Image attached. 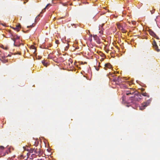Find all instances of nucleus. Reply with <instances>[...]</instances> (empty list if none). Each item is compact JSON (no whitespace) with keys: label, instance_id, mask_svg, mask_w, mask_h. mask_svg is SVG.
Returning a JSON list of instances; mask_svg holds the SVG:
<instances>
[{"label":"nucleus","instance_id":"nucleus-17","mask_svg":"<svg viewBox=\"0 0 160 160\" xmlns=\"http://www.w3.org/2000/svg\"><path fill=\"white\" fill-rule=\"evenodd\" d=\"M17 43H18V44H20V45L21 44H22V45H23V44H20V42H19V39L17 41Z\"/></svg>","mask_w":160,"mask_h":160},{"label":"nucleus","instance_id":"nucleus-20","mask_svg":"<svg viewBox=\"0 0 160 160\" xmlns=\"http://www.w3.org/2000/svg\"><path fill=\"white\" fill-rule=\"evenodd\" d=\"M33 27V26H32V25H30V26H28L27 27V28H29L30 27Z\"/></svg>","mask_w":160,"mask_h":160},{"label":"nucleus","instance_id":"nucleus-22","mask_svg":"<svg viewBox=\"0 0 160 160\" xmlns=\"http://www.w3.org/2000/svg\"><path fill=\"white\" fill-rule=\"evenodd\" d=\"M141 90V91H142V92L143 91H144V89H143V88H142Z\"/></svg>","mask_w":160,"mask_h":160},{"label":"nucleus","instance_id":"nucleus-30","mask_svg":"<svg viewBox=\"0 0 160 160\" xmlns=\"http://www.w3.org/2000/svg\"><path fill=\"white\" fill-rule=\"evenodd\" d=\"M38 160H43L42 159H38Z\"/></svg>","mask_w":160,"mask_h":160},{"label":"nucleus","instance_id":"nucleus-1","mask_svg":"<svg viewBox=\"0 0 160 160\" xmlns=\"http://www.w3.org/2000/svg\"><path fill=\"white\" fill-rule=\"evenodd\" d=\"M125 93L127 95H132L130 97L131 100H134L138 101L142 99V93L140 94L133 88H130L128 90L126 91Z\"/></svg>","mask_w":160,"mask_h":160},{"label":"nucleus","instance_id":"nucleus-25","mask_svg":"<svg viewBox=\"0 0 160 160\" xmlns=\"http://www.w3.org/2000/svg\"><path fill=\"white\" fill-rule=\"evenodd\" d=\"M104 24H102L101 25V27H102L103 26Z\"/></svg>","mask_w":160,"mask_h":160},{"label":"nucleus","instance_id":"nucleus-8","mask_svg":"<svg viewBox=\"0 0 160 160\" xmlns=\"http://www.w3.org/2000/svg\"><path fill=\"white\" fill-rule=\"evenodd\" d=\"M105 67L104 68L105 70H107V68H112V66L111 64L109 63H106L105 64Z\"/></svg>","mask_w":160,"mask_h":160},{"label":"nucleus","instance_id":"nucleus-7","mask_svg":"<svg viewBox=\"0 0 160 160\" xmlns=\"http://www.w3.org/2000/svg\"><path fill=\"white\" fill-rule=\"evenodd\" d=\"M6 55H4L3 56H2L1 57L0 59L1 60L3 63H5L8 62V59H6Z\"/></svg>","mask_w":160,"mask_h":160},{"label":"nucleus","instance_id":"nucleus-16","mask_svg":"<svg viewBox=\"0 0 160 160\" xmlns=\"http://www.w3.org/2000/svg\"><path fill=\"white\" fill-rule=\"evenodd\" d=\"M42 63H43V65L44 66H45L47 67L46 63H45V61H42Z\"/></svg>","mask_w":160,"mask_h":160},{"label":"nucleus","instance_id":"nucleus-12","mask_svg":"<svg viewBox=\"0 0 160 160\" xmlns=\"http://www.w3.org/2000/svg\"><path fill=\"white\" fill-rule=\"evenodd\" d=\"M51 6V5L50 3L48 4L46 6L45 8H44L42 10V12H45V11L46 9H47L48 8V7H50Z\"/></svg>","mask_w":160,"mask_h":160},{"label":"nucleus","instance_id":"nucleus-33","mask_svg":"<svg viewBox=\"0 0 160 160\" xmlns=\"http://www.w3.org/2000/svg\"><path fill=\"white\" fill-rule=\"evenodd\" d=\"M113 81H116V80H115V79H113Z\"/></svg>","mask_w":160,"mask_h":160},{"label":"nucleus","instance_id":"nucleus-19","mask_svg":"<svg viewBox=\"0 0 160 160\" xmlns=\"http://www.w3.org/2000/svg\"><path fill=\"white\" fill-rule=\"evenodd\" d=\"M71 25H72V26L73 25H74V26H75L74 27H75V28H76V24H71Z\"/></svg>","mask_w":160,"mask_h":160},{"label":"nucleus","instance_id":"nucleus-28","mask_svg":"<svg viewBox=\"0 0 160 160\" xmlns=\"http://www.w3.org/2000/svg\"><path fill=\"white\" fill-rule=\"evenodd\" d=\"M96 70H97V71H98L99 70V68H96Z\"/></svg>","mask_w":160,"mask_h":160},{"label":"nucleus","instance_id":"nucleus-21","mask_svg":"<svg viewBox=\"0 0 160 160\" xmlns=\"http://www.w3.org/2000/svg\"><path fill=\"white\" fill-rule=\"evenodd\" d=\"M6 56V57H11V55H10V54H8V55Z\"/></svg>","mask_w":160,"mask_h":160},{"label":"nucleus","instance_id":"nucleus-10","mask_svg":"<svg viewBox=\"0 0 160 160\" xmlns=\"http://www.w3.org/2000/svg\"><path fill=\"white\" fill-rule=\"evenodd\" d=\"M21 28L20 25V24L16 26V27L14 28V29L16 30L17 32L19 31Z\"/></svg>","mask_w":160,"mask_h":160},{"label":"nucleus","instance_id":"nucleus-34","mask_svg":"<svg viewBox=\"0 0 160 160\" xmlns=\"http://www.w3.org/2000/svg\"><path fill=\"white\" fill-rule=\"evenodd\" d=\"M131 102H133L132 101Z\"/></svg>","mask_w":160,"mask_h":160},{"label":"nucleus","instance_id":"nucleus-9","mask_svg":"<svg viewBox=\"0 0 160 160\" xmlns=\"http://www.w3.org/2000/svg\"><path fill=\"white\" fill-rule=\"evenodd\" d=\"M34 152L36 154H38V155L40 153V148H34Z\"/></svg>","mask_w":160,"mask_h":160},{"label":"nucleus","instance_id":"nucleus-14","mask_svg":"<svg viewBox=\"0 0 160 160\" xmlns=\"http://www.w3.org/2000/svg\"><path fill=\"white\" fill-rule=\"evenodd\" d=\"M29 152L30 153H32L33 152H34V148H32L30 149L29 150Z\"/></svg>","mask_w":160,"mask_h":160},{"label":"nucleus","instance_id":"nucleus-24","mask_svg":"<svg viewBox=\"0 0 160 160\" xmlns=\"http://www.w3.org/2000/svg\"><path fill=\"white\" fill-rule=\"evenodd\" d=\"M122 100H124V96H123L122 97Z\"/></svg>","mask_w":160,"mask_h":160},{"label":"nucleus","instance_id":"nucleus-11","mask_svg":"<svg viewBox=\"0 0 160 160\" xmlns=\"http://www.w3.org/2000/svg\"><path fill=\"white\" fill-rule=\"evenodd\" d=\"M142 95L144 96H146L148 98L149 97V95L148 94V93L146 92H142Z\"/></svg>","mask_w":160,"mask_h":160},{"label":"nucleus","instance_id":"nucleus-13","mask_svg":"<svg viewBox=\"0 0 160 160\" xmlns=\"http://www.w3.org/2000/svg\"><path fill=\"white\" fill-rule=\"evenodd\" d=\"M10 152V150L9 149H8L6 151L5 153L3 155V156H5L6 154H8L9 152Z\"/></svg>","mask_w":160,"mask_h":160},{"label":"nucleus","instance_id":"nucleus-31","mask_svg":"<svg viewBox=\"0 0 160 160\" xmlns=\"http://www.w3.org/2000/svg\"><path fill=\"white\" fill-rule=\"evenodd\" d=\"M38 16L36 17V19L38 18Z\"/></svg>","mask_w":160,"mask_h":160},{"label":"nucleus","instance_id":"nucleus-26","mask_svg":"<svg viewBox=\"0 0 160 160\" xmlns=\"http://www.w3.org/2000/svg\"><path fill=\"white\" fill-rule=\"evenodd\" d=\"M58 40H57V41H56V43H57V42H58Z\"/></svg>","mask_w":160,"mask_h":160},{"label":"nucleus","instance_id":"nucleus-29","mask_svg":"<svg viewBox=\"0 0 160 160\" xmlns=\"http://www.w3.org/2000/svg\"><path fill=\"white\" fill-rule=\"evenodd\" d=\"M66 48H68V46H66Z\"/></svg>","mask_w":160,"mask_h":160},{"label":"nucleus","instance_id":"nucleus-3","mask_svg":"<svg viewBox=\"0 0 160 160\" xmlns=\"http://www.w3.org/2000/svg\"><path fill=\"white\" fill-rule=\"evenodd\" d=\"M151 100L150 99L148 100L146 102L142 103L140 106V109L141 110L144 109L146 107L148 106L151 102Z\"/></svg>","mask_w":160,"mask_h":160},{"label":"nucleus","instance_id":"nucleus-27","mask_svg":"<svg viewBox=\"0 0 160 160\" xmlns=\"http://www.w3.org/2000/svg\"><path fill=\"white\" fill-rule=\"evenodd\" d=\"M23 148H24V150H26V148H25L24 147H23Z\"/></svg>","mask_w":160,"mask_h":160},{"label":"nucleus","instance_id":"nucleus-18","mask_svg":"<svg viewBox=\"0 0 160 160\" xmlns=\"http://www.w3.org/2000/svg\"><path fill=\"white\" fill-rule=\"evenodd\" d=\"M0 148H1V149H3L4 148V147L2 146H0Z\"/></svg>","mask_w":160,"mask_h":160},{"label":"nucleus","instance_id":"nucleus-5","mask_svg":"<svg viewBox=\"0 0 160 160\" xmlns=\"http://www.w3.org/2000/svg\"><path fill=\"white\" fill-rule=\"evenodd\" d=\"M148 32L149 34L152 36V37L154 38H155L157 39H159L158 37L156 35V34L151 29H149Z\"/></svg>","mask_w":160,"mask_h":160},{"label":"nucleus","instance_id":"nucleus-15","mask_svg":"<svg viewBox=\"0 0 160 160\" xmlns=\"http://www.w3.org/2000/svg\"><path fill=\"white\" fill-rule=\"evenodd\" d=\"M103 32V31L102 30H101L99 32V33L101 34V35H100V36H102V35Z\"/></svg>","mask_w":160,"mask_h":160},{"label":"nucleus","instance_id":"nucleus-2","mask_svg":"<svg viewBox=\"0 0 160 160\" xmlns=\"http://www.w3.org/2000/svg\"><path fill=\"white\" fill-rule=\"evenodd\" d=\"M9 32L11 36H12L11 39L14 41V45L16 46H20V44L17 43V41L19 39L20 37L18 36L17 34L12 33L11 30H9Z\"/></svg>","mask_w":160,"mask_h":160},{"label":"nucleus","instance_id":"nucleus-32","mask_svg":"<svg viewBox=\"0 0 160 160\" xmlns=\"http://www.w3.org/2000/svg\"><path fill=\"white\" fill-rule=\"evenodd\" d=\"M108 53V50L106 51Z\"/></svg>","mask_w":160,"mask_h":160},{"label":"nucleus","instance_id":"nucleus-23","mask_svg":"<svg viewBox=\"0 0 160 160\" xmlns=\"http://www.w3.org/2000/svg\"><path fill=\"white\" fill-rule=\"evenodd\" d=\"M151 12L152 14H153L154 12V11L152 10V11H151Z\"/></svg>","mask_w":160,"mask_h":160},{"label":"nucleus","instance_id":"nucleus-6","mask_svg":"<svg viewBox=\"0 0 160 160\" xmlns=\"http://www.w3.org/2000/svg\"><path fill=\"white\" fill-rule=\"evenodd\" d=\"M118 28L119 29L122 31V32L125 33L126 32V30L123 28L121 25L119 23H117V24Z\"/></svg>","mask_w":160,"mask_h":160},{"label":"nucleus","instance_id":"nucleus-4","mask_svg":"<svg viewBox=\"0 0 160 160\" xmlns=\"http://www.w3.org/2000/svg\"><path fill=\"white\" fill-rule=\"evenodd\" d=\"M152 45L153 48L156 51L158 52H159L160 51V50L158 48V47L155 40H153V42L152 43Z\"/></svg>","mask_w":160,"mask_h":160}]
</instances>
